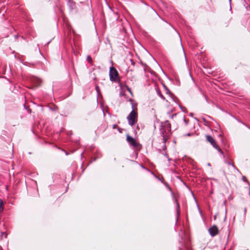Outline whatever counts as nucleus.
<instances>
[{
    "label": "nucleus",
    "mask_w": 250,
    "mask_h": 250,
    "mask_svg": "<svg viewBox=\"0 0 250 250\" xmlns=\"http://www.w3.org/2000/svg\"><path fill=\"white\" fill-rule=\"evenodd\" d=\"M168 189L170 190L171 194L172 196L173 200H174V202L176 203V222H177L178 220V218H179V217L180 216V205L178 203L177 199H176L175 195H174V193L173 192V191L172 190L171 188L169 187H168Z\"/></svg>",
    "instance_id": "39448f33"
},
{
    "label": "nucleus",
    "mask_w": 250,
    "mask_h": 250,
    "mask_svg": "<svg viewBox=\"0 0 250 250\" xmlns=\"http://www.w3.org/2000/svg\"><path fill=\"white\" fill-rule=\"evenodd\" d=\"M129 101L130 102V103H133V99H129Z\"/></svg>",
    "instance_id": "a878e982"
},
{
    "label": "nucleus",
    "mask_w": 250,
    "mask_h": 250,
    "mask_svg": "<svg viewBox=\"0 0 250 250\" xmlns=\"http://www.w3.org/2000/svg\"><path fill=\"white\" fill-rule=\"evenodd\" d=\"M170 96H171V97L172 98V99H173V97H172V96H174V95H173V96H172V95H170Z\"/></svg>",
    "instance_id": "f704fd0d"
},
{
    "label": "nucleus",
    "mask_w": 250,
    "mask_h": 250,
    "mask_svg": "<svg viewBox=\"0 0 250 250\" xmlns=\"http://www.w3.org/2000/svg\"><path fill=\"white\" fill-rule=\"evenodd\" d=\"M66 2L70 11H73L76 9V3L73 0H66Z\"/></svg>",
    "instance_id": "0eeeda50"
},
{
    "label": "nucleus",
    "mask_w": 250,
    "mask_h": 250,
    "mask_svg": "<svg viewBox=\"0 0 250 250\" xmlns=\"http://www.w3.org/2000/svg\"><path fill=\"white\" fill-rule=\"evenodd\" d=\"M198 89H199V90L200 92L201 93V94L202 95H203V96L205 97L206 100L207 101V96L205 94V93L203 92V90L201 89V88L200 87H199Z\"/></svg>",
    "instance_id": "ddd939ff"
},
{
    "label": "nucleus",
    "mask_w": 250,
    "mask_h": 250,
    "mask_svg": "<svg viewBox=\"0 0 250 250\" xmlns=\"http://www.w3.org/2000/svg\"><path fill=\"white\" fill-rule=\"evenodd\" d=\"M162 148L164 150H165L166 149H167V146H166V145L164 144L163 146H162Z\"/></svg>",
    "instance_id": "412c9836"
},
{
    "label": "nucleus",
    "mask_w": 250,
    "mask_h": 250,
    "mask_svg": "<svg viewBox=\"0 0 250 250\" xmlns=\"http://www.w3.org/2000/svg\"><path fill=\"white\" fill-rule=\"evenodd\" d=\"M163 86L166 91V94L173 96V94L170 91V90L168 89V88L165 85L163 84Z\"/></svg>",
    "instance_id": "f8f14e48"
},
{
    "label": "nucleus",
    "mask_w": 250,
    "mask_h": 250,
    "mask_svg": "<svg viewBox=\"0 0 250 250\" xmlns=\"http://www.w3.org/2000/svg\"><path fill=\"white\" fill-rule=\"evenodd\" d=\"M183 120H184V123H185V125H187L188 124V122L186 120V118L185 117H184Z\"/></svg>",
    "instance_id": "6ab92c4d"
},
{
    "label": "nucleus",
    "mask_w": 250,
    "mask_h": 250,
    "mask_svg": "<svg viewBox=\"0 0 250 250\" xmlns=\"http://www.w3.org/2000/svg\"><path fill=\"white\" fill-rule=\"evenodd\" d=\"M193 115V113H191L190 114V116H192Z\"/></svg>",
    "instance_id": "2f4dec72"
},
{
    "label": "nucleus",
    "mask_w": 250,
    "mask_h": 250,
    "mask_svg": "<svg viewBox=\"0 0 250 250\" xmlns=\"http://www.w3.org/2000/svg\"><path fill=\"white\" fill-rule=\"evenodd\" d=\"M159 152L160 153H161V149H159Z\"/></svg>",
    "instance_id": "c9c22d12"
},
{
    "label": "nucleus",
    "mask_w": 250,
    "mask_h": 250,
    "mask_svg": "<svg viewBox=\"0 0 250 250\" xmlns=\"http://www.w3.org/2000/svg\"><path fill=\"white\" fill-rule=\"evenodd\" d=\"M126 88H127V90H128V91H129V92L130 93V94L132 96L133 95V93H132V92L131 90V88L128 87V86H126Z\"/></svg>",
    "instance_id": "dca6fc26"
},
{
    "label": "nucleus",
    "mask_w": 250,
    "mask_h": 250,
    "mask_svg": "<svg viewBox=\"0 0 250 250\" xmlns=\"http://www.w3.org/2000/svg\"><path fill=\"white\" fill-rule=\"evenodd\" d=\"M86 60L89 62H92V58H91V57L89 55H88L87 56Z\"/></svg>",
    "instance_id": "2eb2a0df"
},
{
    "label": "nucleus",
    "mask_w": 250,
    "mask_h": 250,
    "mask_svg": "<svg viewBox=\"0 0 250 250\" xmlns=\"http://www.w3.org/2000/svg\"><path fill=\"white\" fill-rule=\"evenodd\" d=\"M1 236H4L5 237H7V234L5 233V232H2L1 233Z\"/></svg>",
    "instance_id": "5701e85b"
},
{
    "label": "nucleus",
    "mask_w": 250,
    "mask_h": 250,
    "mask_svg": "<svg viewBox=\"0 0 250 250\" xmlns=\"http://www.w3.org/2000/svg\"><path fill=\"white\" fill-rule=\"evenodd\" d=\"M109 75L110 80L111 82H116L117 81L119 78V73L115 67L113 66L110 67Z\"/></svg>",
    "instance_id": "20e7f679"
},
{
    "label": "nucleus",
    "mask_w": 250,
    "mask_h": 250,
    "mask_svg": "<svg viewBox=\"0 0 250 250\" xmlns=\"http://www.w3.org/2000/svg\"><path fill=\"white\" fill-rule=\"evenodd\" d=\"M160 131L161 136L163 137V142L165 144L167 140V138L165 134V131H164L163 129H160Z\"/></svg>",
    "instance_id": "1a4fd4ad"
},
{
    "label": "nucleus",
    "mask_w": 250,
    "mask_h": 250,
    "mask_svg": "<svg viewBox=\"0 0 250 250\" xmlns=\"http://www.w3.org/2000/svg\"><path fill=\"white\" fill-rule=\"evenodd\" d=\"M225 163H226L227 164H228V165L231 166L235 170H236V171H237L238 172H239V171L238 170V169L235 167V166L232 163H231L227 160L225 161Z\"/></svg>",
    "instance_id": "9d476101"
},
{
    "label": "nucleus",
    "mask_w": 250,
    "mask_h": 250,
    "mask_svg": "<svg viewBox=\"0 0 250 250\" xmlns=\"http://www.w3.org/2000/svg\"><path fill=\"white\" fill-rule=\"evenodd\" d=\"M132 111L127 117V120L128 124L133 126L137 122V112L135 110V105L133 103H131Z\"/></svg>",
    "instance_id": "f257e3e1"
},
{
    "label": "nucleus",
    "mask_w": 250,
    "mask_h": 250,
    "mask_svg": "<svg viewBox=\"0 0 250 250\" xmlns=\"http://www.w3.org/2000/svg\"><path fill=\"white\" fill-rule=\"evenodd\" d=\"M246 211H247V208H245V209H244V214L246 213Z\"/></svg>",
    "instance_id": "bb28decb"
},
{
    "label": "nucleus",
    "mask_w": 250,
    "mask_h": 250,
    "mask_svg": "<svg viewBox=\"0 0 250 250\" xmlns=\"http://www.w3.org/2000/svg\"><path fill=\"white\" fill-rule=\"evenodd\" d=\"M14 37H15V39H17L18 37V36L17 35H15Z\"/></svg>",
    "instance_id": "c756f323"
},
{
    "label": "nucleus",
    "mask_w": 250,
    "mask_h": 250,
    "mask_svg": "<svg viewBox=\"0 0 250 250\" xmlns=\"http://www.w3.org/2000/svg\"><path fill=\"white\" fill-rule=\"evenodd\" d=\"M148 10L149 12V13L151 14V15L154 17V18H158L161 19L160 16L152 7H149Z\"/></svg>",
    "instance_id": "6e6552de"
},
{
    "label": "nucleus",
    "mask_w": 250,
    "mask_h": 250,
    "mask_svg": "<svg viewBox=\"0 0 250 250\" xmlns=\"http://www.w3.org/2000/svg\"><path fill=\"white\" fill-rule=\"evenodd\" d=\"M116 126H117V125H113V128H116Z\"/></svg>",
    "instance_id": "cd10ccee"
},
{
    "label": "nucleus",
    "mask_w": 250,
    "mask_h": 250,
    "mask_svg": "<svg viewBox=\"0 0 250 250\" xmlns=\"http://www.w3.org/2000/svg\"><path fill=\"white\" fill-rule=\"evenodd\" d=\"M242 180L244 182H248V181L247 180V179H246L245 177H243L242 178Z\"/></svg>",
    "instance_id": "b1692460"
},
{
    "label": "nucleus",
    "mask_w": 250,
    "mask_h": 250,
    "mask_svg": "<svg viewBox=\"0 0 250 250\" xmlns=\"http://www.w3.org/2000/svg\"><path fill=\"white\" fill-rule=\"evenodd\" d=\"M3 205V201L1 199H0V209L1 208L3 209L2 206Z\"/></svg>",
    "instance_id": "f3484780"
},
{
    "label": "nucleus",
    "mask_w": 250,
    "mask_h": 250,
    "mask_svg": "<svg viewBox=\"0 0 250 250\" xmlns=\"http://www.w3.org/2000/svg\"><path fill=\"white\" fill-rule=\"evenodd\" d=\"M157 94L163 100H165V98L164 97V96L162 94L161 92H160V90H158L157 91Z\"/></svg>",
    "instance_id": "4468645a"
},
{
    "label": "nucleus",
    "mask_w": 250,
    "mask_h": 250,
    "mask_svg": "<svg viewBox=\"0 0 250 250\" xmlns=\"http://www.w3.org/2000/svg\"><path fill=\"white\" fill-rule=\"evenodd\" d=\"M126 141L130 146H133L137 150L139 151L142 148V145L128 134L126 135Z\"/></svg>",
    "instance_id": "f03ea898"
},
{
    "label": "nucleus",
    "mask_w": 250,
    "mask_h": 250,
    "mask_svg": "<svg viewBox=\"0 0 250 250\" xmlns=\"http://www.w3.org/2000/svg\"><path fill=\"white\" fill-rule=\"evenodd\" d=\"M208 232L212 236H215L218 233V229L216 226L213 225L208 229Z\"/></svg>",
    "instance_id": "423d86ee"
},
{
    "label": "nucleus",
    "mask_w": 250,
    "mask_h": 250,
    "mask_svg": "<svg viewBox=\"0 0 250 250\" xmlns=\"http://www.w3.org/2000/svg\"><path fill=\"white\" fill-rule=\"evenodd\" d=\"M187 136H190V133H188V134H187Z\"/></svg>",
    "instance_id": "473e14b6"
},
{
    "label": "nucleus",
    "mask_w": 250,
    "mask_h": 250,
    "mask_svg": "<svg viewBox=\"0 0 250 250\" xmlns=\"http://www.w3.org/2000/svg\"><path fill=\"white\" fill-rule=\"evenodd\" d=\"M167 158L168 161L169 162H170V161L171 160V158H169L168 157V158Z\"/></svg>",
    "instance_id": "c85d7f7f"
},
{
    "label": "nucleus",
    "mask_w": 250,
    "mask_h": 250,
    "mask_svg": "<svg viewBox=\"0 0 250 250\" xmlns=\"http://www.w3.org/2000/svg\"><path fill=\"white\" fill-rule=\"evenodd\" d=\"M142 167L145 168V167L143 166H142Z\"/></svg>",
    "instance_id": "a19ab883"
},
{
    "label": "nucleus",
    "mask_w": 250,
    "mask_h": 250,
    "mask_svg": "<svg viewBox=\"0 0 250 250\" xmlns=\"http://www.w3.org/2000/svg\"><path fill=\"white\" fill-rule=\"evenodd\" d=\"M179 107H180V109H181L183 112H185V110H184V109H186V108H185V107H182V106L181 105H179Z\"/></svg>",
    "instance_id": "aec40b11"
},
{
    "label": "nucleus",
    "mask_w": 250,
    "mask_h": 250,
    "mask_svg": "<svg viewBox=\"0 0 250 250\" xmlns=\"http://www.w3.org/2000/svg\"><path fill=\"white\" fill-rule=\"evenodd\" d=\"M28 112H31V109H29V110H28Z\"/></svg>",
    "instance_id": "4c0bfd02"
},
{
    "label": "nucleus",
    "mask_w": 250,
    "mask_h": 250,
    "mask_svg": "<svg viewBox=\"0 0 250 250\" xmlns=\"http://www.w3.org/2000/svg\"><path fill=\"white\" fill-rule=\"evenodd\" d=\"M131 63H132V64L134 65V62L132 61V60H131Z\"/></svg>",
    "instance_id": "7c9ffc66"
},
{
    "label": "nucleus",
    "mask_w": 250,
    "mask_h": 250,
    "mask_svg": "<svg viewBox=\"0 0 250 250\" xmlns=\"http://www.w3.org/2000/svg\"><path fill=\"white\" fill-rule=\"evenodd\" d=\"M0 250H2V248L0 247Z\"/></svg>",
    "instance_id": "58836bf2"
},
{
    "label": "nucleus",
    "mask_w": 250,
    "mask_h": 250,
    "mask_svg": "<svg viewBox=\"0 0 250 250\" xmlns=\"http://www.w3.org/2000/svg\"><path fill=\"white\" fill-rule=\"evenodd\" d=\"M165 126L168 131L171 130V125L168 121L165 122Z\"/></svg>",
    "instance_id": "9b49d317"
},
{
    "label": "nucleus",
    "mask_w": 250,
    "mask_h": 250,
    "mask_svg": "<svg viewBox=\"0 0 250 250\" xmlns=\"http://www.w3.org/2000/svg\"><path fill=\"white\" fill-rule=\"evenodd\" d=\"M179 250H182V249H179Z\"/></svg>",
    "instance_id": "79ce46f5"
},
{
    "label": "nucleus",
    "mask_w": 250,
    "mask_h": 250,
    "mask_svg": "<svg viewBox=\"0 0 250 250\" xmlns=\"http://www.w3.org/2000/svg\"><path fill=\"white\" fill-rule=\"evenodd\" d=\"M208 166H210V163H208Z\"/></svg>",
    "instance_id": "72a5a7b5"
},
{
    "label": "nucleus",
    "mask_w": 250,
    "mask_h": 250,
    "mask_svg": "<svg viewBox=\"0 0 250 250\" xmlns=\"http://www.w3.org/2000/svg\"><path fill=\"white\" fill-rule=\"evenodd\" d=\"M163 155L167 158H168V154L167 153L165 152V153L163 154Z\"/></svg>",
    "instance_id": "393cba45"
},
{
    "label": "nucleus",
    "mask_w": 250,
    "mask_h": 250,
    "mask_svg": "<svg viewBox=\"0 0 250 250\" xmlns=\"http://www.w3.org/2000/svg\"><path fill=\"white\" fill-rule=\"evenodd\" d=\"M65 153L66 155H67L68 154V153H67L66 151H65Z\"/></svg>",
    "instance_id": "e433bc0d"
},
{
    "label": "nucleus",
    "mask_w": 250,
    "mask_h": 250,
    "mask_svg": "<svg viewBox=\"0 0 250 250\" xmlns=\"http://www.w3.org/2000/svg\"><path fill=\"white\" fill-rule=\"evenodd\" d=\"M96 90L97 91V92L98 93L99 90H100V88L98 86H96Z\"/></svg>",
    "instance_id": "4be33fe9"
},
{
    "label": "nucleus",
    "mask_w": 250,
    "mask_h": 250,
    "mask_svg": "<svg viewBox=\"0 0 250 250\" xmlns=\"http://www.w3.org/2000/svg\"><path fill=\"white\" fill-rule=\"evenodd\" d=\"M37 81V86H38L40 84V83H41V81L40 79H38L36 80Z\"/></svg>",
    "instance_id": "a211bd4d"
},
{
    "label": "nucleus",
    "mask_w": 250,
    "mask_h": 250,
    "mask_svg": "<svg viewBox=\"0 0 250 250\" xmlns=\"http://www.w3.org/2000/svg\"><path fill=\"white\" fill-rule=\"evenodd\" d=\"M203 121H206L205 118H203Z\"/></svg>",
    "instance_id": "ea45409f"
},
{
    "label": "nucleus",
    "mask_w": 250,
    "mask_h": 250,
    "mask_svg": "<svg viewBox=\"0 0 250 250\" xmlns=\"http://www.w3.org/2000/svg\"><path fill=\"white\" fill-rule=\"evenodd\" d=\"M206 139L208 142L210 143V144L214 148H216L218 151L224 157L223 151L217 144L215 140L212 136L207 135H206Z\"/></svg>",
    "instance_id": "7ed1b4c3"
}]
</instances>
